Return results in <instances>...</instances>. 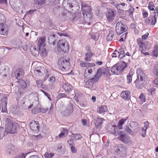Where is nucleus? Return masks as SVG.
<instances>
[{
    "instance_id": "obj_1",
    "label": "nucleus",
    "mask_w": 158,
    "mask_h": 158,
    "mask_svg": "<svg viewBox=\"0 0 158 158\" xmlns=\"http://www.w3.org/2000/svg\"><path fill=\"white\" fill-rule=\"evenodd\" d=\"M6 132L8 133L14 134L17 133L19 128V125L16 123L13 122L9 118H7L4 123Z\"/></svg>"
},
{
    "instance_id": "obj_2",
    "label": "nucleus",
    "mask_w": 158,
    "mask_h": 158,
    "mask_svg": "<svg viewBox=\"0 0 158 158\" xmlns=\"http://www.w3.org/2000/svg\"><path fill=\"white\" fill-rule=\"evenodd\" d=\"M81 8L84 16V22L85 23H88L90 21L92 17V9L89 5L85 3H82Z\"/></svg>"
},
{
    "instance_id": "obj_3",
    "label": "nucleus",
    "mask_w": 158,
    "mask_h": 158,
    "mask_svg": "<svg viewBox=\"0 0 158 158\" xmlns=\"http://www.w3.org/2000/svg\"><path fill=\"white\" fill-rule=\"evenodd\" d=\"M127 67L125 62L123 61L114 65L111 68V71L114 74L118 75L122 73Z\"/></svg>"
},
{
    "instance_id": "obj_4",
    "label": "nucleus",
    "mask_w": 158,
    "mask_h": 158,
    "mask_svg": "<svg viewBox=\"0 0 158 158\" xmlns=\"http://www.w3.org/2000/svg\"><path fill=\"white\" fill-rule=\"evenodd\" d=\"M115 153L122 157L125 156L127 152L126 147L122 144L117 145L114 148Z\"/></svg>"
},
{
    "instance_id": "obj_5",
    "label": "nucleus",
    "mask_w": 158,
    "mask_h": 158,
    "mask_svg": "<svg viewBox=\"0 0 158 158\" xmlns=\"http://www.w3.org/2000/svg\"><path fill=\"white\" fill-rule=\"evenodd\" d=\"M57 48L58 50L60 49L64 52H68L69 50L68 41L64 39L59 41L58 43Z\"/></svg>"
},
{
    "instance_id": "obj_6",
    "label": "nucleus",
    "mask_w": 158,
    "mask_h": 158,
    "mask_svg": "<svg viewBox=\"0 0 158 158\" xmlns=\"http://www.w3.org/2000/svg\"><path fill=\"white\" fill-rule=\"evenodd\" d=\"M115 30L118 35H120L126 31L128 27L125 24H123L121 21H118L116 24Z\"/></svg>"
},
{
    "instance_id": "obj_7",
    "label": "nucleus",
    "mask_w": 158,
    "mask_h": 158,
    "mask_svg": "<svg viewBox=\"0 0 158 158\" xmlns=\"http://www.w3.org/2000/svg\"><path fill=\"white\" fill-rule=\"evenodd\" d=\"M19 85L22 89H19L18 87H15V92L18 95L22 94L24 92L23 89H26L27 88V85L26 82L23 80H20L19 82Z\"/></svg>"
},
{
    "instance_id": "obj_8",
    "label": "nucleus",
    "mask_w": 158,
    "mask_h": 158,
    "mask_svg": "<svg viewBox=\"0 0 158 158\" xmlns=\"http://www.w3.org/2000/svg\"><path fill=\"white\" fill-rule=\"evenodd\" d=\"M11 7L16 12H19L22 6L20 0H10Z\"/></svg>"
},
{
    "instance_id": "obj_9",
    "label": "nucleus",
    "mask_w": 158,
    "mask_h": 158,
    "mask_svg": "<svg viewBox=\"0 0 158 158\" xmlns=\"http://www.w3.org/2000/svg\"><path fill=\"white\" fill-rule=\"evenodd\" d=\"M21 106L23 109L27 110L31 108L33 105L28 99V96L24 97L22 100Z\"/></svg>"
},
{
    "instance_id": "obj_10",
    "label": "nucleus",
    "mask_w": 158,
    "mask_h": 158,
    "mask_svg": "<svg viewBox=\"0 0 158 158\" xmlns=\"http://www.w3.org/2000/svg\"><path fill=\"white\" fill-rule=\"evenodd\" d=\"M63 5L65 7L73 10L74 6L77 5V2L75 0H64Z\"/></svg>"
},
{
    "instance_id": "obj_11",
    "label": "nucleus",
    "mask_w": 158,
    "mask_h": 158,
    "mask_svg": "<svg viewBox=\"0 0 158 158\" xmlns=\"http://www.w3.org/2000/svg\"><path fill=\"white\" fill-rule=\"evenodd\" d=\"M29 100L31 103H34L37 105L39 103V98L37 94L36 93H32L28 96Z\"/></svg>"
},
{
    "instance_id": "obj_12",
    "label": "nucleus",
    "mask_w": 158,
    "mask_h": 158,
    "mask_svg": "<svg viewBox=\"0 0 158 158\" xmlns=\"http://www.w3.org/2000/svg\"><path fill=\"white\" fill-rule=\"evenodd\" d=\"M69 59H65L63 58L60 59L58 62V64L65 69H67L69 65Z\"/></svg>"
},
{
    "instance_id": "obj_13",
    "label": "nucleus",
    "mask_w": 158,
    "mask_h": 158,
    "mask_svg": "<svg viewBox=\"0 0 158 158\" xmlns=\"http://www.w3.org/2000/svg\"><path fill=\"white\" fill-rule=\"evenodd\" d=\"M137 78L138 80L140 79L141 81H144L146 79V75L144 72L141 69H138L136 70Z\"/></svg>"
},
{
    "instance_id": "obj_14",
    "label": "nucleus",
    "mask_w": 158,
    "mask_h": 158,
    "mask_svg": "<svg viewBox=\"0 0 158 158\" xmlns=\"http://www.w3.org/2000/svg\"><path fill=\"white\" fill-rule=\"evenodd\" d=\"M29 126L31 130L36 132L39 131L40 126L39 122L35 121H32L29 124Z\"/></svg>"
},
{
    "instance_id": "obj_15",
    "label": "nucleus",
    "mask_w": 158,
    "mask_h": 158,
    "mask_svg": "<svg viewBox=\"0 0 158 158\" xmlns=\"http://www.w3.org/2000/svg\"><path fill=\"white\" fill-rule=\"evenodd\" d=\"M45 69L43 67L37 66L34 70V73L37 76H42L45 73Z\"/></svg>"
},
{
    "instance_id": "obj_16",
    "label": "nucleus",
    "mask_w": 158,
    "mask_h": 158,
    "mask_svg": "<svg viewBox=\"0 0 158 158\" xmlns=\"http://www.w3.org/2000/svg\"><path fill=\"white\" fill-rule=\"evenodd\" d=\"M116 12L115 11L109 10L106 14V18L107 20L110 22H112L114 19Z\"/></svg>"
},
{
    "instance_id": "obj_17",
    "label": "nucleus",
    "mask_w": 158,
    "mask_h": 158,
    "mask_svg": "<svg viewBox=\"0 0 158 158\" xmlns=\"http://www.w3.org/2000/svg\"><path fill=\"white\" fill-rule=\"evenodd\" d=\"M8 27L5 24H0V34L7 35L8 34Z\"/></svg>"
},
{
    "instance_id": "obj_18",
    "label": "nucleus",
    "mask_w": 158,
    "mask_h": 158,
    "mask_svg": "<svg viewBox=\"0 0 158 158\" xmlns=\"http://www.w3.org/2000/svg\"><path fill=\"white\" fill-rule=\"evenodd\" d=\"M62 86L65 92H69L73 89V87L69 83L66 82H63L62 84Z\"/></svg>"
},
{
    "instance_id": "obj_19",
    "label": "nucleus",
    "mask_w": 158,
    "mask_h": 158,
    "mask_svg": "<svg viewBox=\"0 0 158 158\" xmlns=\"http://www.w3.org/2000/svg\"><path fill=\"white\" fill-rule=\"evenodd\" d=\"M150 44L147 41L143 42L142 44L139 46V50L142 53L145 52V49H148L150 47Z\"/></svg>"
},
{
    "instance_id": "obj_20",
    "label": "nucleus",
    "mask_w": 158,
    "mask_h": 158,
    "mask_svg": "<svg viewBox=\"0 0 158 158\" xmlns=\"http://www.w3.org/2000/svg\"><path fill=\"white\" fill-rule=\"evenodd\" d=\"M156 22V15H154L153 17L152 18H147L145 19L144 22L146 24H148L149 23L154 25Z\"/></svg>"
},
{
    "instance_id": "obj_21",
    "label": "nucleus",
    "mask_w": 158,
    "mask_h": 158,
    "mask_svg": "<svg viewBox=\"0 0 158 158\" xmlns=\"http://www.w3.org/2000/svg\"><path fill=\"white\" fill-rule=\"evenodd\" d=\"M24 73V72L23 69L20 68L17 69L15 73L16 78L17 79H19L21 77H23Z\"/></svg>"
},
{
    "instance_id": "obj_22",
    "label": "nucleus",
    "mask_w": 158,
    "mask_h": 158,
    "mask_svg": "<svg viewBox=\"0 0 158 158\" xmlns=\"http://www.w3.org/2000/svg\"><path fill=\"white\" fill-rule=\"evenodd\" d=\"M118 129L116 125H110L109 126L108 130L111 134L115 135L116 136L118 133L117 130Z\"/></svg>"
},
{
    "instance_id": "obj_23",
    "label": "nucleus",
    "mask_w": 158,
    "mask_h": 158,
    "mask_svg": "<svg viewBox=\"0 0 158 158\" xmlns=\"http://www.w3.org/2000/svg\"><path fill=\"white\" fill-rule=\"evenodd\" d=\"M45 36H43L41 37L39 39L38 43L39 49H40V48H41V47H44L45 45Z\"/></svg>"
},
{
    "instance_id": "obj_24",
    "label": "nucleus",
    "mask_w": 158,
    "mask_h": 158,
    "mask_svg": "<svg viewBox=\"0 0 158 158\" xmlns=\"http://www.w3.org/2000/svg\"><path fill=\"white\" fill-rule=\"evenodd\" d=\"M103 120V118H97L95 122V124L97 128L100 129L101 128Z\"/></svg>"
},
{
    "instance_id": "obj_25",
    "label": "nucleus",
    "mask_w": 158,
    "mask_h": 158,
    "mask_svg": "<svg viewBox=\"0 0 158 158\" xmlns=\"http://www.w3.org/2000/svg\"><path fill=\"white\" fill-rule=\"evenodd\" d=\"M130 93L129 91L126 90L122 92L121 96L123 98L126 100H128L130 98Z\"/></svg>"
},
{
    "instance_id": "obj_26",
    "label": "nucleus",
    "mask_w": 158,
    "mask_h": 158,
    "mask_svg": "<svg viewBox=\"0 0 158 158\" xmlns=\"http://www.w3.org/2000/svg\"><path fill=\"white\" fill-rule=\"evenodd\" d=\"M107 70L106 69L103 68L98 69V70L97 76L99 77V78L102 76L107 74Z\"/></svg>"
},
{
    "instance_id": "obj_27",
    "label": "nucleus",
    "mask_w": 158,
    "mask_h": 158,
    "mask_svg": "<svg viewBox=\"0 0 158 158\" xmlns=\"http://www.w3.org/2000/svg\"><path fill=\"white\" fill-rule=\"evenodd\" d=\"M2 111L4 112L6 111V106L7 103V98L6 96L4 97L2 99Z\"/></svg>"
},
{
    "instance_id": "obj_28",
    "label": "nucleus",
    "mask_w": 158,
    "mask_h": 158,
    "mask_svg": "<svg viewBox=\"0 0 158 158\" xmlns=\"http://www.w3.org/2000/svg\"><path fill=\"white\" fill-rule=\"evenodd\" d=\"M80 66L82 67H87L89 66H94L95 64L93 63L84 62L83 61H81L80 63Z\"/></svg>"
},
{
    "instance_id": "obj_29",
    "label": "nucleus",
    "mask_w": 158,
    "mask_h": 158,
    "mask_svg": "<svg viewBox=\"0 0 158 158\" xmlns=\"http://www.w3.org/2000/svg\"><path fill=\"white\" fill-rule=\"evenodd\" d=\"M128 117H127L125 119H121L118 122V126H117L118 129H121L123 128V125L126 121L128 119Z\"/></svg>"
},
{
    "instance_id": "obj_30",
    "label": "nucleus",
    "mask_w": 158,
    "mask_h": 158,
    "mask_svg": "<svg viewBox=\"0 0 158 158\" xmlns=\"http://www.w3.org/2000/svg\"><path fill=\"white\" fill-rule=\"evenodd\" d=\"M73 111V107L71 106H68L64 111L63 114L65 115L68 116L71 114Z\"/></svg>"
},
{
    "instance_id": "obj_31",
    "label": "nucleus",
    "mask_w": 158,
    "mask_h": 158,
    "mask_svg": "<svg viewBox=\"0 0 158 158\" xmlns=\"http://www.w3.org/2000/svg\"><path fill=\"white\" fill-rule=\"evenodd\" d=\"M14 146L12 144H9L6 146V151L8 154H10L14 150Z\"/></svg>"
},
{
    "instance_id": "obj_32",
    "label": "nucleus",
    "mask_w": 158,
    "mask_h": 158,
    "mask_svg": "<svg viewBox=\"0 0 158 158\" xmlns=\"http://www.w3.org/2000/svg\"><path fill=\"white\" fill-rule=\"evenodd\" d=\"M108 110L106 106H101L98 108V112L100 114H103L107 112Z\"/></svg>"
},
{
    "instance_id": "obj_33",
    "label": "nucleus",
    "mask_w": 158,
    "mask_h": 158,
    "mask_svg": "<svg viewBox=\"0 0 158 158\" xmlns=\"http://www.w3.org/2000/svg\"><path fill=\"white\" fill-rule=\"evenodd\" d=\"M32 54L35 56H37L39 54V51L36 49L35 46H32L30 48Z\"/></svg>"
},
{
    "instance_id": "obj_34",
    "label": "nucleus",
    "mask_w": 158,
    "mask_h": 158,
    "mask_svg": "<svg viewBox=\"0 0 158 158\" xmlns=\"http://www.w3.org/2000/svg\"><path fill=\"white\" fill-rule=\"evenodd\" d=\"M143 81H141L140 79L138 80V79H136L135 82V83L136 87L139 89L142 88L144 86Z\"/></svg>"
},
{
    "instance_id": "obj_35",
    "label": "nucleus",
    "mask_w": 158,
    "mask_h": 158,
    "mask_svg": "<svg viewBox=\"0 0 158 158\" xmlns=\"http://www.w3.org/2000/svg\"><path fill=\"white\" fill-rule=\"evenodd\" d=\"M152 55L156 58L158 56V46L157 45H155L152 52Z\"/></svg>"
},
{
    "instance_id": "obj_36",
    "label": "nucleus",
    "mask_w": 158,
    "mask_h": 158,
    "mask_svg": "<svg viewBox=\"0 0 158 158\" xmlns=\"http://www.w3.org/2000/svg\"><path fill=\"white\" fill-rule=\"evenodd\" d=\"M48 41L50 44H54L56 40L55 36V35L52 34L50 35L48 37Z\"/></svg>"
},
{
    "instance_id": "obj_37",
    "label": "nucleus",
    "mask_w": 158,
    "mask_h": 158,
    "mask_svg": "<svg viewBox=\"0 0 158 158\" xmlns=\"http://www.w3.org/2000/svg\"><path fill=\"white\" fill-rule=\"evenodd\" d=\"M12 111L14 114H20V108L17 105H15L13 107Z\"/></svg>"
},
{
    "instance_id": "obj_38",
    "label": "nucleus",
    "mask_w": 158,
    "mask_h": 158,
    "mask_svg": "<svg viewBox=\"0 0 158 158\" xmlns=\"http://www.w3.org/2000/svg\"><path fill=\"white\" fill-rule=\"evenodd\" d=\"M63 132H61L59 135V137L60 138H64L66 137L68 133V131L66 129L63 128Z\"/></svg>"
},
{
    "instance_id": "obj_39",
    "label": "nucleus",
    "mask_w": 158,
    "mask_h": 158,
    "mask_svg": "<svg viewBox=\"0 0 158 158\" xmlns=\"http://www.w3.org/2000/svg\"><path fill=\"white\" fill-rule=\"evenodd\" d=\"M152 72L157 77L158 73V64H156L154 65L152 69Z\"/></svg>"
},
{
    "instance_id": "obj_40",
    "label": "nucleus",
    "mask_w": 158,
    "mask_h": 158,
    "mask_svg": "<svg viewBox=\"0 0 158 158\" xmlns=\"http://www.w3.org/2000/svg\"><path fill=\"white\" fill-rule=\"evenodd\" d=\"M85 57L84 60L86 61H91V58L92 56V54L91 53H86L85 55Z\"/></svg>"
},
{
    "instance_id": "obj_41",
    "label": "nucleus",
    "mask_w": 158,
    "mask_h": 158,
    "mask_svg": "<svg viewBox=\"0 0 158 158\" xmlns=\"http://www.w3.org/2000/svg\"><path fill=\"white\" fill-rule=\"evenodd\" d=\"M93 84V83L89 79L86 82L85 87L86 88L90 89L92 87Z\"/></svg>"
},
{
    "instance_id": "obj_42",
    "label": "nucleus",
    "mask_w": 158,
    "mask_h": 158,
    "mask_svg": "<svg viewBox=\"0 0 158 158\" xmlns=\"http://www.w3.org/2000/svg\"><path fill=\"white\" fill-rule=\"evenodd\" d=\"M6 21V19L5 16L2 14L0 13V24H5Z\"/></svg>"
},
{
    "instance_id": "obj_43",
    "label": "nucleus",
    "mask_w": 158,
    "mask_h": 158,
    "mask_svg": "<svg viewBox=\"0 0 158 158\" xmlns=\"http://www.w3.org/2000/svg\"><path fill=\"white\" fill-rule=\"evenodd\" d=\"M130 125L131 128L136 127V128L137 129H138L139 128L138 124L136 122L133 121L131 122Z\"/></svg>"
},
{
    "instance_id": "obj_44",
    "label": "nucleus",
    "mask_w": 158,
    "mask_h": 158,
    "mask_svg": "<svg viewBox=\"0 0 158 158\" xmlns=\"http://www.w3.org/2000/svg\"><path fill=\"white\" fill-rule=\"evenodd\" d=\"M5 132V129L3 127H0V139L4 136Z\"/></svg>"
},
{
    "instance_id": "obj_45",
    "label": "nucleus",
    "mask_w": 158,
    "mask_h": 158,
    "mask_svg": "<svg viewBox=\"0 0 158 158\" xmlns=\"http://www.w3.org/2000/svg\"><path fill=\"white\" fill-rule=\"evenodd\" d=\"M35 110H37V111H39L40 112H42L43 113H45L48 110V108H37L35 109Z\"/></svg>"
},
{
    "instance_id": "obj_46",
    "label": "nucleus",
    "mask_w": 158,
    "mask_h": 158,
    "mask_svg": "<svg viewBox=\"0 0 158 158\" xmlns=\"http://www.w3.org/2000/svg\"><path fill=\"white\" fill-rule=\"evenodd\" d=\"M114 36L113 33L112 31H110L107 37V40L108 41L111 40Z\"/></svg>"
},
{
    "instance_id": "obj_47",
    "label": "nucleus",
    "mask_w": 158,
    "mask_h": 158,
    "mask_svg": "<svg viewBox=\"0 0 158 158\" xmlns=\"http://www.w3.org/2000/svg\"><path fill=\"white\" fill-rule=\"evenodd\" d=\"M99 77L97 76L96 75H95L94 77L91 79H90V80L92 82L94 83L96 82H97L99 80Z\"/></svg>"
},
{
    "instance_id": "obj_48",
    "label": "nucleus",
    "mask_w": 158,
    "mask_h": 158,
    "mask_svg": "<svg viewBox=\"0 0 158 158\" xmlns=\"http://www.w3.org/2000/svg\"><path fill=\"white\" fill-rule=\"evenodd\" d=\"M42 48H40V49H39L41 52V55L45 57L47 56V54L46 52V51L45 49L43 47H41Z\"/></svg>"
},
{
    "instance_id": "obj_49",
    "label": "nucleus",
    "mask_w": 158,
    "mask_h": 158,
    "mask_svg": "<svg viewBox=\"0 0 158 158\" xmlns=\"http://www.w3.org/2000/svg\"><path fill=\"white\" fill-rule=\"evenodd\" d=\"M36 84L38 87L40 88H42L43 86V84L42 80H38L36 81Z\"/></svg>"
},
{
    "instance_id": "obj_50",
    "label": "nucleus",
    "mask_w": 158,
    "mask_h": 158,
    "mask_svg": "<svg viewBox=\"0 0 158 158\" xmlns=\"http://www.w3.org/2000/svg\"><path fill=\"white\" fill-rule=\"evenodd\" d=\"M54 154L53 153H46L44 155L45 158H52L54 156Z\"/></svg>"
},
{
    "instance_id": "obj_51",
    "label": "nucleus",
    "mask_w": 158,
    "mask_h": 158,
    "mask_svg": "<svg viewBox=\"0 0 158 158\" xmlns=\"http://www.w3.org/2000/svg\"><path fill=\"white\" fill-rule=\"evenodd\" d=\"M119 136L118 137V139L120 140L123 141L124 139H125L126 136L123 134L122 132H120L119 133Z\"/></svg>"
},
{
    "instance_id": "obj_52",
    "label": "nucleus",
    "mask_w": 158,
    "mask_h": 158,
    "mask_svg": "<svg viewBox=\"0 0 158 158\" xmlns=\"http://www.w3.org/2000/svg\"><path fill=\"white\" fill-rule=\"evenodd\" d=\"M134 11V8L131 6H129V10L128 12L130 16H132L133 13Z\"/></svg>"
},
{
    "instance_id": "obj_53",
    "label": "nucleus",
    "mask_w": 158,
    "mask_h": 158,
    "mask_svg": "<svg viewBox=\"0 0 158 158\" xmlns=\"http://www.w3.org/2000/svg\"><path fill=\"white\" fill-rule=\"evenodd\" d=\"M123 142L126 144L131 143V141L130 137L128 136H126Z\"/></svg>"
},
{
    "instance_id": "obj_54",
    "label": "nucleus",
    "mask_w": 158,
    "mask_h": 158,
    "mask_svg": "<svg viewBox=\"0 0 158 158\" xmlns=\"http://www.w3.org/2000/svg\"><path fill=\"white\" fill-rule=\"evenodd\" d=\"M144 97L143 94V93L141 94L139 97V98L141 102L142 103L146 101V99Z\"/></svg>"
},
{
    "instance_id": "obj_55",
    "label": "nucleus",
    "mask_w": 158,
    "mask_h": 158,
    "mask_svg": "<svg viewBox=\"0 0 158 158\" xmlns=\"http://www.w3.org/2000/svg\"><path fill=\"white\" fill-rule=\"evenodd\" d=\"M35 3L38 5H42L44 4L46 0H34Z\"/></svg>"
},
{
    "instance_id": "obj_56",
    "label": "nucleus",
    "mask_w": 158,
    "mask_h": 158,
    "mask_svg": "<svg viewBox=\"0 0 158 158\" xmlns=\"http://www.w3.org/2000/svg\"><path fill=\"white\" fill-rule=\"evenodd\" d=\"M149 94H151L152 95H153L155 94L156 89L154 88L150 89H148Z\"/></svg>"
},
{
    "instance_id": "obj_57",
    "label": "nucleus",
    "mask_w": 158,
    "mask_h": 158,
    "mask_svg": "<svg viewBox=\"0 0 158 158\" xmlns=\"http://www.w3.org/2000/svg\"><path fill=\"white\" fill-rule=\"evenodd\" d=\"M112 4H113L115 6V7L117 8H118L121 5L123 6H124L125 5V3H121L120 4H118V3H116L115 2H113Z\"/></svg>"
},
{
    "instance_id": "obj_58",
    "label": "nucleus",
    "mask_w": 158,
    "mask_h": 158,
    "mask_svg": "<svg viewBox=\"0 0 158 158\" xmlns=\"http://www.w3.org/2000/svg\"><path fill=\"white\" fill-rule=\"evenodd\" d=\"M73 136L75 140H79L82 138L81 135L79 134H73Z\"/></svg>"
},
{
    "instance_id": "obj_59",
    "label": "nucleus",
    "mask_w": 158,
    "mask_h": 158,
    "mask_svg": "<svg viewBox=\"0 0 158 158\" xmlns=\"http://www.w3.org/2000/svg\"><path fill=\"white\" fill-rule=\"evenodd\" d=\"M132 75H130L127 76V82L130 83L132 81Z\"/></svg>"
},
{
    "instance_id": "obj_60",
    "label": "nucleus",
    "mask_w": 158,
    "mask_h": 158,
    "mask_svg": "<svg viewBox=\"0 0 158 158\" xmlns=\"http://www.w3.org/2000/svg\"><path fill=\"white\" fill-rule=\"evenodd\" d=\"M148 7L149 9L150 10H154L153 4V3L152 2H150L149 3Z\"/></svg>"
},
{
    "instance_id": "obj_61",
    "label": "nucleus",
    "mask_w": 158,
    "mask_h": 158,
    "mask_svg": "<svg viewBox=\"0 0 158 158\" xmlns=\"http://www.w3.org/2000/svg\"><path fill=\"white\" fill-rule=\"evenodd\" d=\"M27 155V154L21 153L16 156L17 158H25L26 156Z\"/></svg>"
},
{
    "instance_id": "obj_62",
    "label": "nucleus",
    "mask_w": 158,
    "mask_h": 158,
    "mask_svg": "<svg viewBox=\"0 0 158 158\" xmlns=\"http://www.w3.org/2000/svg\"><path fill=\"white\" fill-rule=\"evenodd\" d=\"M58 96L60 98H68L67 97V94H58Z\"/></svg>"
},
{
    "instance_id": "obj_63",
    "label": "nucleus",
    "mask_w": 158,
    "mask_h": 158,
    "mask_svg": "<svg viewBox=\"0 0 158 158\" xmlns=\"http://www.w3.org/2000/svg\"><path fill=\"white\" fill-rule=\"evenodd\" d=\"M153 84L154 87H157L158 86V80L157 79L155 80L153 82Z\"/></svg>"
},
{
    "instance_id": "obj_64",
    "label": "nucleus",
    "mask_w": 158,
    "mask_h": 158,
    "mask_svg": "<svg viewBox=\"0 0 158 158\" xmlns=\"http://www.w3.org/2000/svg\"><path fill=\"white\" fill-rule=\"evenodd\" d=\"M143 39H141V38H139L137 39V44L139 46H140L143 43Z\"/></svg>"
}]
</instances>
